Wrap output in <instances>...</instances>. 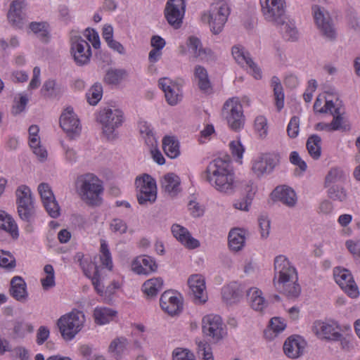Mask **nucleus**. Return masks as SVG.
I'll use <instances>...</instances> for the list:
<instances>
[{
  "label": "nucleus",
  "mask_w": 360,
  "mask_h": 360,
  "mask_svg": "<svg viewBox=\"0 0 360 360\" xmlns=\"http://www.w3.org/2000/svg\"><path fill=\"white\" fill-rule=\"evenodd\" d=\"M206 180L218 191L232 193L234 191V172L229 156L211 161L206 170Z\"/></svg>",
  "instance_id": "obj_1"
},
{
  "label": "nucleus",
  "mask_w": 360,
  "mask_h": 360,
  "mask_svg": "<svg viewBox=\"0 0 360 360\" xmlns=\"http://www.w3.org/2000/svg\"><path fill=\"white\" fill-rule=\"evenodd\" d=\"M276 274L274 284L276 288L289 298H296L301 292L300 285L297 282L295 268L283 255L276 257L274 261Z\"/></svg>",
  "instance_id": "obj_2"
},
{
  "label": "nucleus",
  "mask_w": 360,
  "mask_h": 360,
  "mask_svg": "<svg viewBox=\"0 0 360 360\" xmlns=\"http://www.w3.org/2000/svg\"><path fill=\"white\" fill-rule=\"evenodd\" d=\"M75 190L81 200L89 205L98 206L101 202L100 195L103 192L102 181L94 174L78 176L75 182Z\"/></svg>",
  "instance_id": "obj_3"
},
{
  "label": "nucleus",
  "mask_w": 360,
  "mask_h": 360,
  "mask_svg": "<svg viewBox=\"0 0 360 360\" xmlns=\"http://www.w3.org/2000/svg\"><path fill=\"white\" fill-rule=\"evenodd\" d=\"M229 14L230 8L227 3L219 0L212 3L210 9L202 13L201 21L209 25L214 34H218L222 31Z\"/></svg>",
  "instance_id": "obj_4"
},
{
  "label": "nucleus",
  "mask_w": 360,
  "mask_h": 360,
  "mask_svg": "<svg viewBox=\"0 0 360 360\" xmlns=\"http://www.w3.org/2000/svg\"><path fill=\"white\" fill-rule=\"evenodd\" d=\"M85 321L84 313L74 309L60 316L57 321V326L63 338L71 340L82 330Z\"/></svg>",
  "instance_id": "obj_5"
},
{
  "label": "nucleus",
  "mask_w": 360,
  "mask_h": 360,
  "mask_svg": "<svg viewBox=\"0 0 360 360\" xmlns=\"http://www.w3.org/2000/svg\"><path fill=\"white\" fill-rule=\"evenodd\" d=\"M103 126V134L108 139L115 137V129L122 125L124 121L123 112L116 108H108L101 110L97 117Z\"/></svg>",
  "instance_id": "obj_6"
},
{
  "label": "nucleus",
  "mask_w": 360,
  "mask_h": 360,
  "mask_svg": "<svg viewBox=\"0 0 360 360\" xmlns=\"http://www.w3.org/2000/svg\"><path fill=\"white\" fill-rule=\"evenodd\" d=\"M137 200L141 205L153 203L157 198V186L155 180L149 174H144L136 179Z\"/></svg>",
  "instance_id": "obj_7"
},
{
  "label": "nucleus",
  "mask_w": 360,
  "mask_h": 360,
  "mask_svg": "<svg viewBox=\"0 0 360 360\" xmlns=\"http://www.w3.org/2000/svg\"><path fill=\"white\" fill-rule=\"evenodd\" d=\"M265 20L276 25H283L286 15L285 0H260Z\"/></svg>",
  "instance_id": "obj_8"
},
{
  "label": "nucleus",
  "mask_w": 360,
  "mask_h": 360,
  "mask_svg": "<svg viewBox=\"0 0 360 360\" xmlns=\"http://www.w3.org/2000/svg\"><path fill=\"white\" fill-rule=\"evenodd\" d=\"M202 325L203 333L210 337L214 343L222 340L227 335L226 327L218 315L209 314L204 316Z\"/></svg>",
  "instance_id": "obj_9"
},
{
  "label": "nucleus",
  "mask_w": 360,
  "mask_h": 360,
  "mask_svg": "<svg viewBox=\"0 0 360 360\" xmlns=\"http://www.w3.org/2000/svg\"><path fill=\"white\" fill-rule=\"evenodd\" d=\"M223 115L232 130L238 131L245 123L242 105L237 99L230 98L226 101L223 107Z\"/></svg>",
  "instance_id": "obj_10"
},
{
  "label": "nucleus",
  "mask_w": 360,
  "mask_h": 360,
  "mask_svg": "<svg viewBox=\"0 0 360 360\" xmlns=\"http://www.w3.org/2000/svg\"><path fill=\"white\" fill-rule=\"evenodd\" d=\"M15 194L19 217L21 219L29 221L34 214L31 190L28 186L21 185L17 188Z\"/></svg>",
  "instance_id": "obj_11"
},
{
  "label": "nucleus",
  "mask_w": 360,
  "mask_h": 360,
  "mask_svg": "<svg viewBox=\"0 0 360 360\" xmlns=\"http://www.w3.org/2000/svg\"><path fill=\"white\" fill-rule=\"evenodd\" d=\"M185 11V0H167L164 15L170 26L174 29H179L182 25Z\"/></svg>",
  "instance_id": "obj_12"
},
{
  "label": "nucleus",
  "mask_w": 360,
  "mask_h": 360,
  "mask_svg": "<svg viewBox=\"0 0 360 360\" xmlns=\"http://www.w3.org/2000/svg\"><path fill=\"white\" fill-rule=\"evenodd\" d=\"M70 53L75 63L79 66L88 64L91 57V50L89 43L80 36H72Z\"/></svg>",
  "instance_id": "obj_13"
},
{
  "label": "nucleus",
  "mask_w": 360,
  "mask_h": 360,
  "mask_svg": "<svg viewBox=\"0 0 360 360\" xmlns=\"http://www.w3.org/2000/svg\"><path fill=\"white\" fill-rule=\"evenodd\" d=\"M315 23L322 34L329 39L335 37V30L329 13L325 8L314 5L311 8Z\"/></svg>",
  "instance_id": "obj_14"
},
{
  "label": "nucleus",
  "mask_w": 360,
  "mask_h": 360,
  "mask_svg": "<svg viewBox=\"0 0 360 360\" xmlns=\"http://www.w3.org/2000/svg\"><path fill=\"white\" fill-rule=\"evenodd\" d=\"M188 295L195 304H203L208 300L205 278L200 274H193L187 281Z\"/></svg>",
  "instance_id": "obj_15"
},
{
  "label": "nucleus",
  "mask_w": 360,
  "mask_h": 360,
  "mask_svg": "<svg viewBox=\"0 0 360 360\" xmlns=\"http://www.w3.org/2000/svg\"><path fill=\"white\" fill-rule=\"evenodd\" d=\"M280 162V156L274 153H265L252 162V171L258 178L270 174Z\"/></svg>",
  "instance_id": "obj_16"
},
{
  "label": "nucleus",
  "mask_w": 360,
  "mask_h": 360,
  "mask_svg": "<svg viewBox=\"0 0 360 360\" xmlns=\"http://www.w3.org/2000/svg\"><path fill=\"white\" fill-rule=\"evenodd\" d=\"M38 191L49 215L53 219L58 218L60 214V208L51 186L46 183H41L38 186Z\"/></svg>",
  "instance_id": "obj_17"
},
{
  "label": "nucleus",
  "mask_w": 360,
  "mask_h": 360,
  "mask_svg": "<svg viewBox=\"0 0 360 360\" xmlns=\"http://www.w3.org/2000/svg\"><path fill=\"white\" fill-rule=\"evenodd\" d=\"M60 126L71 139L77 137L82 131L79 120L71 108H67L60 115Z\"/></svg>",
  "instance_id": "obj_18"
},
{
  "label": "nucleus",
  "mask_w": 360,
  "mask_h": 360,
  "mask_svg": "<svg viewBox=\"0 0 360 360\" xmlns=\"http://www.w3.org/2000/svg\"><path fill=\"white\" fill-rule=\"evenodd\" d=\"M333 275L335 282L350 297H356L358 296V287L349 270L338 267L334 269Z\"/></svg>",
  "instance_id": "obj_19"
},
{
  "label": "nucleus",
  "mask_w": 360,
  "mask_h": 360,
  "mask_svg": "<svg viewBox=\"0 0 360 360\" xmlns=\"http://www.w3.org/2000/svg\"><path fill=\"white\" fill-rule=\"evenodd\" d=\"M75 258L77 259L84 274L91 279L92 284L96 292L98 293L103 292V290L100 288V282L101 281V267L96 263H90L87 259H84L82 253H77Z\"/></svg>",
  "instance_id": "obj_20"
},
{
  "label": "nucleus",
  "mask_w": 360,
  "mask_h": 360,
  "mask_svg": "<svg viewBox=\"0 0 360 360\" xmlns=\"http://www.w3.org/2000/svg\"><path fill=\"white\" fill-rule=\"evenodd\" d=\"M160 304L162 310L171 316L179 314L183 308L181 296L171 290L165 291L162 294Z\"/></svg>",
  "instance_id": "obj_21"
},
{
  "label": "nucleus",
  "mask_w": 360,
  "mask_h": 360,
  "mask_svg": "<svg viewBox=\"0 0 360 360\" xmlns=\"http://www.w3.org/2000/svg\"><path fill=\"white\" fill-rule=\"evenodd\" d=\"M160 88L164 91L167 102L170 105H176L181 100L180 86L167 77L158 81Z\"/></svg>",
  "instance_id": "obj_22"
},
{
  "label": "nucleus",
  "mask_w": 360,
  "mask_h": 360,
  "mask_svg": "<svg viewBox=\"0 0 360 360\" xmlns=\"http://www.w3.org/2000/svg\"><path fill=\"white\" fill-rule=\"evenodd\" d=\"M232 56L235 60L241 66L249 67L252 71L253 76L255 79L262 77L261 71L256 64L252 61L250 56V53L245 51L244 48L240 46H234L232 48Z\"/></svg>",
  "instance_id": "obj_23"
},
{
  "label": "nucleus",
  "mask_w": 360,
  "mask_h": 360,
  "mask_svg": "<svg viewBox=\"0 0 360 360\" xmlns=\"http://www.w3.org/2000/svg\"><path fill=\"white\" fill-rule=\"evenodd\" d=\"M157 269L155 259L148 255L138 257L131 263V270L137 274L148 275L155 272Z\"/></svg>",
  "instance_id": "obj_24"
},
{
  "label": "nucleus",
  "mask_w": 360,
  "mask_h": 360,
  "mask_svg": "<svg viewBox=\"0 0 360 360\" xmlns=\"http://www.w3.org/2000/svg\"><path fill=\"white\" fill-rule=\"evenodd\" d=\"M313 329L314 333L322 338L342 341L341 339L342 334L336 330L337 327H335L333 324L323 321H316Z\"/></svg>",
  "instance_id": "obj_25"
},
{
  "label": "nucleus",
  "mask_w": 360,
  "mask_h": 360,
  "mask_svg": "<svg viewBox=\"0 0 360 360\" xmlns=\"http://www.w3.org/2000/svg\"><path fill=\"white\" fill-rule=\"evenodd\" d=\"M173 236L184 246L189 249H194L200 245L198 240L193 238L189 231L179 224H173L172 226Z\"/></svg>",
  "instance_id": "obj_26"
},
{
  "label": "nucleus",
  "mask_w": 360,
  "mask_h": 360,
  "mask_svg": "<svg viewBox=\"0 0 360 360\" xmlns=\"http://www.w3.org/2000/svg\"><path fill=\"white\" fill-rule=\"evenodd\" d=\"M173 236L184 246L189 249H194L200 245L198 240L193 238L189 231L179 224H173L172 226Z\"/></svg>",
  "instance_id": "obj_27"
},
{
  "label": "nucleus",
  "mask_w": 360,
  "mask_h": 360,
  "mask_svg": "<svg viewBox=\"0 0 360 360\" xmlns=\"http://www.w3.org/2000/svg\"><path fill=\"white\" fill-rule=\"evenodd\" d=\"M193 75L199 89L203 94H211L212 86L207 70L203 66L197 65L194 67Z\"/></svg>",
  "instance_id": "obj_28"
},
{
  "label": "nucleus",
  "mask_w": 360,
  "mask_h": 360,
  "mask_svg": "<svg viewBox=\"0 0 360 360\" xmlns=\"http://www.w3.org/2000/svg\"><path fill=\"white\" fill-rule=\"evenodd\" d=\"M25 6L24 1H13L10 5V9L8 13V21L17 27H21L25 18V13L22 8Z\"/></svg>",
  "instance_id": "obj_29"
},
{
  "label": "nucleus",
  "mask_w": 360,
  "mask_h": 360,
  "mask_svg": "<svg viewBox=\"0 0 360 360\" xmlns=\"http://www.w3.org/2000/svg\"><path fill=\"white\" fill-rule=\"evenodd\" d=\"M305 342L300 338H289L283 345V351L290 358L299 357L304 352Z\"/></svg>",
  "instance_id": "obj_30"
},
{
  "label": "nucleus",
  "mask_w": 360,
  "mask_h": 360,
  "mask_svg": "<svg viewBox=\"0 0 360 360\" xmlns=\"http://www.w3.org/2000/svg\"><path fill=\"white\" fill-rule=\"evenodd\" d=\"M274 195L279 201L288 207H294L296 204V193L288 186H277L274 191Z\"/></svg>",
  "instance_id": "obj_31"
},
{
  "label": "nucleus",
  "mask_w": 360,
  "mask_h": 360,
  "mask_svg": "<svg viewBox=\"0 0 360 360\" xmlns=\"http://www.w3.org/2000/svg\"><path fill=\"white\" fill-rule=\"evenodd\" d=\"M11 295L18 301H24L27 297L26 283L20 276H14L11 281Z\"/></svg>",
  "instance_id": "obj_32"
},
{
  "label": "nucleus",
  "mask_w": 360,
  "mask_h": 360,
  "mask_svg": "<svg viewBox=\"0 0 360 360\" xmlns=\"http://www.w3.org/2000/svg\"><path fill=\"white\" fill-rule=\"evenodd\" d=\"M164 191L170 195L174 196L180 192V179L174 173H169L164 176L161 181Z\"/></svg>",
  "instance_id": "obj_33"
},
{
  "label": "nucleus",
  "mask_w": 360,
  "mask_h": 360,
  "mask_svg": "<svg viewBox=\"0 0 360 360\" xmlns=\"http://www.w3.org/2000/svg\"><path fill=\"white\" fill-rule=\"evenodd\" d=\"M241 297V290L236 283H231L222 289V297L229 304L237 302Z\"/></svg>",
  "instance_id": "obj_34"
},
{
  "label": "nucleus",
  "mask_w": 360,
  "mask_h": 360,
  "mask_svg": "<svg viewBox=\"0 0 360 360\" xmlns=\"http://www.w3.org/2000/svg\"><path fill=\"white\" fill-rule=\"evenodd\" d=\"M1 230L6 231L13 239L19 236L18 225L11 217L6 212L1 210Z\"/></svg>",
  "instance_id": "obj_35"
},
{
  "label": "nucleus",
  "mask_w": 360,
  "mask_h": 360,
  "mask_svg": "<svg viewBox=\"0 0 360 360\" xmlns=\"http://www.w3.org/2000/svg\"><path fill=\"white\" fill-rule=\"evenodd\" d=\"M262 294V291L256 288H252L247 292L251 307L256 311H262L266 306V302Z\"/></svg>",
  "instance_id": "obj_36"
},
{
  "label": "nucleus",
  "mask_w": 360,
  "mask_h": 360,
  "mask_svg": "<svg viewBox=\"0 0 360 360\" xmlns=\"http://www.w3.org/2000/svg\"><path fill=\"white\" fill-rule=\"evenodd\" d=\"M245 244V233L242 229H233L229 234V245L231 250L239 251Z\"/></svg>",
  "instance_id": "obj_37"
},
{
  "label": "nucleus",
  "mask_w": 360,
  "mask_h": 360,
  "mask_svg": "<svg viewBox=\"0 0 360 360\" xmlns=\"http://www.w3.org/2000/svg\"><path fill=\"white\" fill-rule=\"evenodd\" d=\"M163 280L160 277L153 278L146 281L142 286L143 292L150 297H155L162 290Z\"/></svg>",
  "instance_id": "obj_38"
},
{
  "label": "nucleus",
  "mask_w": 360,
  "mask_h": 360,
  "mask_svg": "<svg viewBox=\"0 0 360 360\" xmlns=\"http://www.w3.org/2000/svg\"><path fill=\"white\" fill-rule=\"evenodd\" d=\"M162 148L166 155L170 158H176L180 153L179 141L174 136L164 137Z\"/></svg>",
  "instance_id": "obj_39"
},
{
  "label": "nucleus",
  "mask_w": 360,
  "mask_h": 360,
  "mask_svg": "<svg viewBox=\"0 0 360 360\" xmlns=\"http://www.w3.org/2000/svg\"><path fill=\"white\" fill-rule=\"evenodd\" d=\"M129 345L127 339L124 337H118L114 339L108 347V352L116 359H120Z\"/></svg>",
  "instance_id": "obj_40"
},
{
  "label": "nucleus",
  "mask_w": 360,
  "mask_h": 360,
  "mask_svg": "<svg viewBox=\"0 0 360 360\" xmlns=\"http://www.w3.org/2000/svg\"><path fill=\"white\" fill-rule=\"evenodd\" d=\"M346 175L343 170L339 167L331 168L325 178L324 187L338 185L337 184L345 181Z\"/></svg>",
  "instance_id": "obj_41"
},
{
  "label": "nucleus",
  "mask_w": 360,
  "mask_h": 360,
  "mask_svg": "<svg viewBox=\"0 0 360 360\" xmlns=\"http://www.w3.org/2000/svg\"><path fill=\"white\" fill-rule=\"evenodd\" d=\"M321 139L316 134L310 136L307 141V148L310 156L314 159L318 160L321 157Z\"/></svg>",
  "instance_id": "obj_42"
},
{
  "label": "nucleus",
  "mask_w": 360,
  "mask_h": 360,
  "mask_svg": "<svg viewBox=\"0 0 360 360\" xmlns=\"http://www.w3.org/2000/svg\"><path fill=\"white\" fill-rule=\"evenodd\" d=\"M116 311L109 308H96L94 311L95 322L99 325L109 323L115 316Z\"/></svg>",
  "instance_id": "obj_43"
},
{
  "label": "nucleus",
  "mask_w": 360,
  "mask_h": 360,
  "mask_svg": "<svg viewBox=\"0 0 360 360\" xmlns=\"http://www.w3.org/2000/svg\"><path fill=\"white\" fill-rule=\"evenodd\" d=\"M335 114L332 122H330L331 129L333 131L340 130L342 131H349L351 129V126L349 122L342 116V112L340 109L334 110Z\"/></svg>",
  "instance_id": "obj_44"
},
{
  "label": "nucleus",
  "mask_w": 360,
  "mask_h": 360,
  "mask_svg": "<svg viewBox=\"0 0 360 360\" xmlns=\"http://www.w3.org/2000/svg\"><path fill=\"white\" fill-rule=\"evenodd\" d=\"M271 86L274 89L275 104L278 111H280L284 105V93L283 86L278 77L274 76L271 78Z\"/></svg>",
  "instance_id": "obj_45"
},
{
  "label": "nucleus",
  "mask_w": 360,
  "mask_h": 360,
  "mask_svg": "<svg viewBox=\"0 0 360 360\" xmlns=\"http://www.w3.org/2000/svg\"><path fill=\"white\" fill-rule=\"evenodd\" d=\"M139 128L140 134L145 139L146 144L153 146L156 141L150 125L147 122L141 121L139 123Z\"/></svg>",
  "instance_id": "obj_46"
},
{
  "label": "nucleus",
  "mask_w": 360,
  "mask_h": 360,
  "mask_svg": "<svg viewBox=\"0 0 360 360\" xmlns=\"http://www.w3.org/2000/svg\"><path fill=\"white\" fill-rule=\"evenodd\" d=\"M103 96V86L99 83H95L86 93L88 103L91 105H96Z\"/></svg>",
  "instance_id": "obj_47"
},
{
  "label": "nucleus",
  "mask_w": 360,
  "mask_h": 360,
  "mask_svg": "<svg viewBox=\"0 0 360 360\" xmlns=\"http://www.w3.org/2000/svg\"><path fill=\"white\" fill-rule=\"evenodd\" d=\"M188 46L193 53L195 58H200L202 60L204 58L203 55L207 52H210V50H206L202 48V44L200 39L195 37H191L188 39Z\"/></svg>",
  "instance_id": "obj_48"
},
{
  "label": "nucleus",
  "mask_w": 360,
  "mask_h": 360,
  "mask_svg": "<svg viewBox=\"0 0 360 360\" xmlns=\"http://www.w3.org/2000/svg\"><path fill=\"white\" fill-rule=\"evenodd\" d=\"M328 198L333 200L344 201L347 198L345 190L339 185H333L326 187Z\"/></svg>",
  "instance_id": "obj_49"
},
{
  "label": "nucleus",
  "mask_w": 360,
  "mask_h": 360,
  "mask_svg": "<svg viewBox=\"0 0 360 360\" xmlns=\"http://www.w3.org/2000/svg\"><path fill=\"white\" fill-rule=\"evenodd\" d=\"M101 264L108 270L112 269V258L107 244L103 242L101 245V255L99 257Z\"/></svg>",
  "instance_id": "obj_50"
},
{
  "label": "nucleus",
  "mask_w": 360,
  "mask_h": 360,
  "mask_svg": "<svg viewBox=\"0 0 360 360\" xmlns=\"http://www.w3.org/2000/svg\"><path fill=\"white\" fill-rule=\"evenodd\" d=\"M1 268L8 271L13 270L16 266L15 257L9 252L3 250H1Z\"/></svg>",
  "instance_id": "obj_51"
},
{
  "label": "nucleus",
  "mask_w": 360,
  "mask_h": 360,
  "mask_svg": "<svg viewBox=\"0 0 360 360\" xmlns=\"http://www.w3.org/2000/svg\"><path fill=\"white\" fill-rule=\"evenodd\" d=\"M255 127L260 137L264 138L266 136L268 126L267 120L265 117L262 115L257 116L255 120Z\"/></svg>",
  "instance_id": "obj_52"
},
{
  "label": "nucleus",
  "mask_w": 360,
  "mask_h": 360,
  "mask_svg": "<svg viewBox=\"0 0 360 360\" xmlns=\"http://www.w3.org/2000/svg\"><path fill=\"white\" fill-rule=\"evenodd\" d=\"M252 202V194L244 196L235 200L233 207L236 210L248 212Z\"/></svg>",
  "instance_id": "obj_53"
},
{
  "label": "nucleus",
  "mask_w": 360,
  "mask_h": 360,
  "mask_svg": "<svg viewBox=\"0 0 360 360\" xmlns=\"http://www.w3.org/2000/svg\"><path fill=\"white\" fill-rule=\"evenodd\" d=\"M198 354L202 357V360H214L210 345L206 342L198 343Z\"/></svg>",
  "instance_id": "obj_54"
},
{
  "label": "nucleus",
  "mask_w": 360,
  "mask_h": 360,
  "mask_svg": "<svg viewBox=\"0 0 360 360\" xmlns=\"http://www.w3.org/2000/svg\"><path fill=\"white\" fill-rule=\"evenodd\" d=\"M300 120L297 117L293 116L288 125L287 133L290 138L295 139L298 136L300 129Z\"/></svg>",
  "instance_id": "obj_55"
},
{
  "label": "nucleus",
  "mask_w": 360,
  "mask_h": 360,
  "mask_svg": "<svg viewBox=\"0 0 360 360\" xmlns=\"http://www.w3.org/2000/svg\"><path fill=\"white\" fill-rule=\"evenodd\" d=\"M122 77V71L120 70H108L104 77L105 81L110 84H117Z\"/></svg>",
  "instance_id": "obj_56"
},
{
  "label": "nucleus",
  "mask_w": 360,
  "mask_h": 360,
  "mask_svg": "<svg viewBox=\"0 0 360 360\" xmlns=\"http://www.w3.org/2000/svg\"><path fill=\"white\" fill-rule=\"evenodd\" d=\"M110 229L115 233L123 234L126 233L127 230V225L123 220L116 218L112 219L110 222Z\"/></svg>",
  "instance_id": "obj_57"
},
{
  "label": "nucleus",
  "mask_w": 360,
  "mask_h": 360,
  "mask_svg": "<svg viewBox=\"0 0 360 360\" xmlns=\"http://www.w3.org/2000/svg\"><path fill=\"white\" fill-rule=\"evenodd\" d=\"M284 37L289 41H295L298 39V32L292 24L286 23L284 25Z\"/></svg>",
  "instance_id": "obj_58"
},
{
  "label": "nucleus",
  "mask_w": 360,
  "mask_h": 360,
  "mask_svg": "<svg viewBox=\"0 0 360 360\" xmlns=\"http://www.w3.org/2000/svg\"><path fill=\"white\" fill-rule=\"evenodd\" d=\"M174 360H195L194 355L188 349H176L173 352Z\"/></svg>",
  "instance_id": "obj_59"
},
{
  "label": "nucleus",
  "mask_w": 360,
  "mask_h": 360,
  "mask_svg": "<svg viewBox=\"0 0 360 360\" xmlns=\"http://www.w3.org/2000/svg\"><path fill=\"white\" fill-rule=\"evenodd\" d=\"M270 223V220L266 216H261L259 218V226L261 231V236L264 238H267L269 234Z\"/></svg>",
  "instance_id": "obj_60"
},
{
  "label": "nucleus",
  "mask_w": 360,
  "mask_h": 360,
  "mask_svg": "<svg viewBox=\"0 0 360 360\" xmlns=\"http://www.w3.org/2000/svg\"><path fill=\"white\" fill-rule=\"evenodd\" d=\"M290 162L292 165L297 166L302 172H305L307 168L306 162L303 160H302L298 153L296 151H292L290 153Z\"/></svg>",
  "instance_id": "obj_61"
},
{
  "label": "nucleus",
  "mask_w": 360,
  "mask_h": 360,
  "mask_svg": "<svg viewBox=\"0 0 360 360\" xmlns=\"http://www.w3.org/2000/svg\"><path fill=\"white\" fill-rule=\"evenodd\" d=\"M28 102V98L26 96L21 95L20 100L16 101L13 106L12 113L18 115L22 112L25 109Z\"/></svg>",
  "instance_id": "obj_62"
},
{
  "label": "nucleus",
  "mask_w": 360,
  "mask_h": 360,
  "mask_svg": "<svg viewBox=\"0 0 360 360\" xmlns=\"http://www.w3.org/2000/svg\"><path fill=\"white\" fill-rule=\"evenodd\" d=\"M188 210L193 217H200L204 214V208L198 202L191 200L188 203Z\"/></svg>",
  "instance_id": "obj_63"
},
{
  "label": "nucleus",
  "mask_w": 360,
  "mask_h": 360,
  "mask_svg": "<svg viewBox=\"0 0 360 360\" xmlns=\"http://www.w3.org/2000/svg\"><path fill=\"white\" fill-rule=\"evenodd\" d=\"M50 331L46 326H40L37 333V342L42 345L49 337Z\"/></svg>",
  "instance_id": "obj_64"
}]
</instances>
